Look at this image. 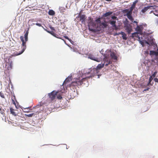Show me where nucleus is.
Segmentation results:
<instances>
[{
	"instance_id": "9d476101",
	"label": "nucleus",
	"mask_w": 158,
	"mask_h": 158,
	"mask_svg": "<svg viewBox=\"0 0 158 158\" xmlns=\"http://www.w3.org/2000/svg\"><path fill=\"white\" fill-rule=\"evenodd\" d=\"M85 15L84 14L80 15L79 16L80 21L82 23L85 22L86 19Z\"/></svg>"
},
{
	"instance_id": "37998d69",
	"label": "nucleus",
	"mask_w": 158,
	"mask_h": 158,
	"mask_svg": "<svg viewBox=\"0 0 158 158\" xmlns=\"http://www.w3.org/2000/svg\"><path fill=\"white\" fill-rule=\"evenodd\" d=\"M12 100H15V96H14L13 97H12L11 98Z\"/></svg>"
},
{
	"instance_id": "de8ad7c7",
	"label": "nucleus",
	"mask_w": 158,
	"mask_h": 158,
	"mask_svg": "<svg viewBox=\"0 0 158 158\" xmlns=\"http://www.w3.org/2000/svg\"><path fill=\"white\" fill-rule=\"evenodd\" d=\"M120 34H121V32L118 33V34H117V35H119Z\"/></svg>"
},
{
	"instance_id": "2f4dec72",
	"label": "nucleus",
	"mask_w": 158,
	"mask_h": 158,
	"mask_svg": "<svg viewBox=\"0 0 158 158\" xmlns=\"http://www.w3.org/2000/svg\"><path fill=\"white\" fill-rule=\"evenodd\" d=\"M129 9H125L123 10V12L124 13H127L129 11Z\"/></svg>"
},
{
	"instance_id": "4468645a",
	"label": "nucleus",
	"mask_w": 158,
	"mask_h": 158,
	"mask_svg": "<svg viewBox=\"0 0 158 158\" xmlns=\"http://www.w3.org/2000/svg\"><path fill=\"white\" fill-rule=\"evenodd\" d=\"M110 56L112 58L114 59V60L117 59V57L115 55V53L113 52H111L110 54Z\"/></svg>"
},
{
	"instance_id": "f704fd0d",
	"label": "nucleus",
	"mask_w": 158,
	"mask_h": 158,
	"mask_svg": "<svg viewBox=\"0 0 158 158\" xmlns=\"http://www.w3.org/2000/svg\"><path fill=\"white\" fill-rule=\"evenodd\" d=\"M35 24L39 26V27H41V26H42V25L41 24H40V23H37Z\"/></svg>"
},
{
	"instance_id": "9b49d317",
	"label": "nucleus",
	"mask_w": 158,
	"mask_h": 158,
	"mask_svg": "<svg viewBox=\"0 0 158 158\" xmlns=\"http://www.w3.org/2000/svg\"><path fill=\"white\" fill-rule=\"evenodd\" d=\"M6 67L8 70L11 69L12 68V63L11 62L10 63H6Z\"/></svg>"
},
{
	"instance_id": "b1692460",
	"label": "nucleus",
	"mask_w": 158,
	"mask_h": 158,
	"mask_svg": "<svg viewBox=\"0 0 158 158\" xmlns=\"http://www.w3.org/2000/svg\"><path fill=\"white\" fill-rule=\"evenodd\" d=\"M154 22L156 25H158V17L155 18Z\"/></svg>"
},
{
	"instance_id": "473e14b6",
	"label": "nucleus",
	"mask_w": 158,
	"mask_h": 158,
	"mask_svg": "<svg viewBox=\"0 0 158 158\" xmlns=\"http://www.w3.org/2000/svg\"><path fill=\"white\" fill-rule=\"evenodd\" d=\"M156 72H154L152 75V76H152V77H155L156 75Z\"/></svg>"
},
{
	"instance_id": "e433bc0d",
	"label": "nucleus",
	"mask_w": 158,
	"mask_h": 158,
	"mask_svg": "<svg viewBox=\"0 0 158 158\" xmlns=\"http://www.w3.org/2000/svg\"><path fill=\"white\" fill-rule=\"evenodd\" d=\"M127 17L129 19H131V18L132 17L131 15H129V16H127Z\"/></svg>"
},
{
	"instance_id": "6ab92c4d",
	"label": "nucleus",
	"mask_w": 158,
	"mask_h": 158,
	"mask_svg": "<svg viewBox=\"0 0 158 158\" xmlns=\"http://www.w3.org/2000/svg\"><path fill=\"white\" fill-rule=\"evenodd\" d=\"M71 80V77H68L67 78L65 81H64L63 84L66 83L67 82H69V81Z\"/></svg>"
},
{
	"instance_id": "c756f323",
	"label": "nucleus",
	"mask_w": 158,
	"mask_h": 158,
	"mask_svg": "<svg viewBox=\"0 0 158 158\" xmlns=\"http://www.w3.org/2000/svg\"><path fill=\"white\" fill-rule=\"evenodd\" d=\"M0 96L2 98H5L4 94L2 92H0Z\"/></svg>"
},
{
	"instance_id": "aec40b11",
	"label": "nucleus",
	"mask_w": 158,
	"mask_h": 158,
	"mask_svg": "<svg viewBox=\"0 0 158 158\" xmlns=\"http://www.w3.org/2000/svg\"><path fill=\"white\" fill-rule=\"evenodd\" d=\"M109 23L110 24H111L113 27L115 26L116 21H111L110 20Z\"/></svg>"
},
{
	"instance_id": "a211bd4d",
	"label": "nucleus",
	"mask_w": 158,
	"mask_h": 158,
	"mask_svg": "<svg viewBox=\"0 0 158 158\" xmlns=\"http://www.w3.org/2000/svg\"><path fill=\"white\" fill-rule=\"evenodd\" d=\"M126 30H127V31L128 32V33H130L132 30V28L131 27L127 26L126 27Z\"/></svg>"
},
{
	"instance_id": "f3484780",
	"label": "nucleus",
	"mask_w": 158,
	"mask_h": 158,
	"mask_svg": "<svg viewBox=\"0 0 158 158\" xmlns=\"http://www.w3.org/2000/svg\"><path fill=\"white\" fill-rule=\"evenodd\" d=\"M10 113L16 116L17 113L15 111V110L12 108L10 109Z\"/></svg>"
},
{
	"instance_id": "c85d7f7f",
	"label": "nucleus",
	"mask_w": 158,
	"mask_h": 158,
	"mask_svg": "<svg viewBox=\"0 0 158 158\" xmlns=\"http://www.w3.org/2000/svg\"><path fill=\"white\" fill-rule=\"evenodd\" d=\"M152 79H153V78L152 77V76H150L149 78V82H148V85L150 84V83H151V81H152Z\"/></svg>"
},
{
	"instance_id": "0eeeda50",
	"label": "nucleus",
	"mask_w": 158,
	"mask_h": 158,
	"mask_svg": "<svg viewBox=\"0 0 158 158\" xmlns=\"http://www.w3.org/2000/svg\"><path fill=\"white\" fill-rule=\"evenodd\" d=\"M143 27L142 25H137L136 27L135 28V30L139 34H141L142 32Z\"/></svg>"
},
{
	"instance_id": "49530a36",
	"label": "nucleus",
	"mask_w": 158,
	"mask_h": 158,
	"mask_svg": "<svg viewBox=\"0 0 158 158\" xmlns=\"http://www.w3.org/2000/svg\"><path fill=\"white\" fill-rule=\"evenodd\" d=\"M148 90V88L147 89H144V91H146V90Z\"/></svg>"
},
{
	"instance_id": "39448f33",
	"label": "nucleus",
	"mask_w": 158,
	"mask_h": 158,
	"mask_svg": "<svg viewBox=\"0 0 158 158\" xmlns=\"http://www.w3.org/2000/svg\"><path fill=\"white\" fill-rule=\"evenodd\" d=\"M58 93V92H56L55 91H53L50 93H49L48 94V95L51 100H54L55 99L56 96L57 94V93Z\"/></svg>"
},
{
	"instance_id": "f03ea898",
	"label": "nucleus",
	"mask_w": 158,
	"mask_h": 158,
	"mask_svg": "<svg viewBox=\"0 0 158 158\" xmlns=\"http://www.w3.org/2000/svg\"><path fill=\"white\" fill-rule=\"evenodd\" d=\"M92 70L89 69L87 71H86L85 73V70H82L81 72L82 73V77H84L90 74V75L89 76H86L85 78H83L81 79H80V78H76L75 80L73 81L70 85L71 89H75L77 87H78L79 86L81 85L83 83V82L84 81H85L86 80L93 77L94 76V74L92 73Z\"/></svg>"
},
{
	"instance_id": "f8f14e48",
	"label": "nucleus",
	"mask_w": 158,
	"mask_h": 158,
	"mask_svg": "<svg viewBox=\"0 0 158 158\" xmlns=\"http://www.w3.org/2000/svg\"><path fill=\"white\" fill-rule=\"evenodd\" d=\"M152 7V6H149L147 7H145L142 10L141 12L143 13H144L146 11H147L148 9H150V8Z\"/></svg>"
},
{
	"instance_id": "79ce46f5",
	"label": "nucleus",
	"mask_w": 158,
	"mask_h": 158,
	"mask_svg": "<svg viewBox=\"0 0 158 158\" xmlns=\"http://www.w3.org/2000/svg\"><path fill=\"white\" fill-rule=\"evenodd\" d=\"M133 23H136V25H137H137H138V22H136V21H133Z\"/></svg>"
},
{
	"instance_id": "393cba45",
	"label": "nucleus",
	"mask_w": 158,
	"mask_h": 158,
	"mask_svg": "<svg viewBox=\"0 0 158 158\" xmlns=\"http://www.w3.org/2000/svg\"><path fill=\"white\" fill-rule=\"evenodd\" d=\"M132 13V11L129 10V11L126 14V15L127 16H129V15H131Z\"/></svg>"
},
{
	"instance_id": "a878e982",
	"label": "nucleus",
	"mask_w": 158,
	"mask_h": 158,
	"mask_svg": "<svg viewBox=\"0 0 158 158\" xmlns=\"http://www.w3.org/2000/svg\"><path fill=\"white\" fill-rule=\"evenodd\" d=\"M57 97L58 99H61L62 98L61 94H58V93H57Z\"/></svg>"
},
{
	"instance_id": "a18cd8bd",
	"label": "nucleus",
	"mask_w": 158,
	"mask_h": 158,
	"mask_svg": "<svg viewBox=\"0 0 158 158\" xmlns=\"http://www.w3.org/2000/svg\"><path fill=\"white\" fill-rule=\"evenodd\" d=\"M154 14L156 16H158V13H157V14H155V13H154Z\"/></svg>"
},
{
	"instance_id": "ea45409f",
	"label": "nucleus",
	"mask_w": 158,
	"mask_h": 158,
	"mask_svg": "<svg viewBox=\"0 0 158 158\" xmlns=\"http://www.w3.org/2000/svg\"><path fill=\"white\" fill-rule=\"evenodd\" d=\"M50 27L51 29H52V30H55V29L54 28V27H53L51 26Z\"/></svg>"
},
{
	"instance_id": "20e7f679",
	"label": "nucleus",
	"mask_w": 158,
	"mask_h": 158,
	"mask_svg": "<svg viewBox=\"0 0 158 158\" xmlns=\"http://www.w3.org/2000/svg\"><path fill=\"white\" fill-rule=\"evenodd\" d=\"M98 54L97 53L92 52L88 55V58L98 62L100 61V59L98 57Z\"/></svg>"
},
{
	"instance_id": "2eb2a0df",
	"label": "nucleus",
	"mask_w": 158,
	"mask_h": 158,
	"mask_svg": "<svg viewBox=\"0 0 158 158\" xmlns=\"http://www.w3.org/2000/svg\"><path fill=\"white\" fill-rule=\"evenodd\" d=\"M121 34L122 35V38L123 39L126 40L127 39V35L123 32H121Z\"/></svg>"
},
{
	"instance_id": "cd10ccee",
	"label": "nucleus",
	"mask_w": 158,
	"mask_h": 158,
	"mask_svg": "<svg viewBox=\"0 0 158 158\" xmlns=\"http://www.w3.org/2000/svg\"><path fill=\"white\" fill-rule=\"evenodd\" d=\"M34 114V113L27 114H25V115L28 117H31L32 116H33Z\"/></svg>"
},
{
	"instance_id": "09e8293b",
	"label": "nucleus",
	"mask_w": 158,
	"mask_h": 158,
	"mask_svg": "<svg viewBox=\"0 0 158 158\" xmlns=\"http://www.w3.org/2000/svg\"><path fill=\"white\" fill-rule=\"evenodd\" d=\"M117 34H118V33H116L115 34V35H117Z\"/></svg>"
},
{
	"instance_id": "58836bf2",
	"label": "nucleus",
	"mask_w": 158,
	"mask_h": 158,
	"mask_svg": "<svg viewBox=\"0 0 158 158\" xmlns=\"http://www.w3.org/2000/svg\"><path fill=\"white\" fill-rule=\"evenodd\" d=\"M64 38L66 39H67L69 40V38L67 36H64Z\"/></svg>"
},
{
	"instance_id": "f257e3e1",
	"label": "nucleus",
	"mask_w": 158,
	"mask_h": 158,
	"mask_svg": "<svg viewBox=\"0 0 158 158\" xmlns=\"http://www.w3.org/2000/svg\"><path fill=\"white\" fill-rule=\"evenodd\" d=\"M101 18L97 19L95 21L91 17L88 18V26L90 31H99L102 28H106L107 24L105 23H101Z\"/></svg>"
},
{
	"instance_id": "7c9ffc66",
	"label": "nucleus",
	"mask_w": 158,
	"mask_h": 158,
	"mask_svg": "<svg viewBox=\"0 0 158 158\" xmlns=\"http://www.w3.org/2000/svg\"><path fill=\"white\" fill-rule=\"evenodd\" d=\"M4 110H2L1 108L0 107V112L2 114H4Z\"/></svg>"
},
{
	"instance_id": "7ed1b4c3",
	"label": "nucleus",
	"mask_w": 158,
	"mask_h": 158,
	"mask_svg": "<svg viewBox=\"0 0 158 158\" xmlns=\"http://www.w3.org/2000/svg\"><path fill=\"white\" fill-rule=\"evenodd\" d=\"M28 31H26V33L24 35V38L25 39V41L24 40L23 37L22 36H21L20 37V39L21 41L22 42V49L21 51L19 52H16V53H14V55L15 56H18L22 54L25 51L26 48V43L27 41L28 40Z\"/></svg>"
},
{
	"instance_id": "5701e85b",
	"label": "nucleus",
	"mask_w": 158,
	"mask_h": 158,
	"mask_svg": "<svg viewBox=\"0 0 158 158\" xmlns=\"http://www.w3.org/2000/svg\"><path fill=\"white\" fill-rule=\"evenodd\" d=\"M55 14V12L52 10H50L48 11V14L49 15H53Z\"/></svg>"
},
{
	"instance_id": "6e6552de",
	"label": "nucleus",
	"mask_w": 158,
	"mask_h": 158,
	"mask_svg": "<svg viewBox=\"0 0 158 158\" xmlns=\"http://www.w3.org/2000/svg\"><path fill=\"white\" fill-rule=\"evenodd\" d=\"M144 41L145 42V43L147 44H148L149 45L150 44H151V45H152L153 43V40L152 39L150 41H141L140 40H139V42L140 44L143 46H144Z\"/></svg>"
},
{
	"instance_id": "412c9836",
	"label": "nucleus",
	"mask_w": 158,
	"mask_h": 158,
	"mask_svg": "<svg viewBox=\"0 0 158 158\" xmlns=\"http://www.w3.org/2000/svg\"><path fill=\"white\" fill-rule=\"evenodd\" d=\"M44 30L45 31H47L48 33L51 34V35H53L54 36H55V35L56 34L54 32H53V31H48L46 29H45L44 28Z\"/></svg>"
},
{
	"instance_id": "c03bdc74",
	"label": "nucleus",
	"mask_w": 158,
	"mask_h": 158,
	"mask_svg": "<svg viewBox=\"0 0 158 158\" xmlns=\"http://www.w3.org/2000/svg\"><path fill=\"white\" fill-rule=\"evenodd\" d=\"M131 22H133V20H134V19L133 18V17H132L131 18V19H130Z\"/></svg>"
},
{
	"instance_id": "a19ab883",
	"label": "nucleus",
	"mask_w": 158,
	"mask_h": 158,
	"mask_svg": "<svg viewBox=\"0 0 158 158\" xmlns=\"http://www.w3.org/2000/svg\"><path fill=\"white\" fill-rule=\"evenodd\" d=\"M113 27H114V28H115V30H117L118 29V28L116 26V25H115V26H113Z\"/></svg>"
},
{
	"instance_id": "dca6fc26",
	"label": "nucleus",
	"mask_w": 158,
	"mask_h": 158,
	"mask_svg": "<svg viewBox=\"0 0 158 158\" xmlns=\"http://www.w3.org/2000/svg\"><path fill=\"white\" fill-rule=\"evenodd\" d=\"M113 13L112 12H109L106 13L103 15L104 17H107L108 16H110Z\"/></svg>"
},
{
	"instance_id": "1a4fd4ad",
	"label": "nucleus",
	"mask_w": 158,
	"mask_h": 158,
	"mask_svg": "<svg viewBox=\"0 0 158 158\" xmlns=\"http://www.w3.org/2000/svg\"><path fill=\"white\" fill-rule=\"evenodd\" d=\"M104 64H99L97 66L96 68L94 69V71L95 70L96 71V73H97V70L98 69H101L104 66Z\"/></svg>"
},
{
	"instance_id": "4be33fe9",
	"label": "nucleus",
	"mask_w": 158,
	"mask_h": 158,
	"mask_svg": "<svg viewBox=\"0 0 158 158\" xmlns=\"http://www.w3.org/2000/svg\"><path fill=\"white\" fill-rule=\"evenodd\" d=\"M138 32H135L132 34V37L133 38L134 37H138Z\"/></svg>"
},
{
	"instance_id": "c9c22d12",
	"label": "nucleus",
	"mask_w": 158,
	"mask_h": 158,
	"mask_svg": "<svg viewBox=\"0 0 158 158\" xmlns=\"http://www.w3.org/2000/svg\"><path fill=\"white\" fill-rule=\"evenodd\" d=\"M111 18L113 19H115L117 18L116 17L114 16H112Z\"/></svg>"
},
{
	"instance_id": "423d86ee",
	"label": "nucleus",
	"mask_w": 158,
	"mask_h": 158,
	"mask_svg": "<svg viewBox=\"0 0 158 158\" xmlns=\"http://www.w3.org/2000/svg\"><path fill=\"white\" fill-rule=\"evenodd\" d=\"M103 61H104V63H103V64H104V65L106 66H107L109 64H110L111 62L105 55L104 56Z\"/></svg>"
},
{
	"instance_id": "bb28decb",
	"label": "nucleus",
	"mask_w": 158,
	"mask_h": 158,
	"mask_svg": "<svg viewBox=\"0 0 158 158\" xmlns=\"http://www.w3.org/2000/svg\"><path fill=\"white\" fill-rule=\"evenodd\" d=\"M29 108H26L24 109L23 111L25 112H29Z\"/></svg>"
},
{
	"instance_id": "4c0bfd02",
	"label": "nucleus",
	"mask_w": 158,
	"mask_h": 158,
	"mask_svg": "<svg viewBox=\"0 0 158 158\" xmlns=\"http://www.w3.org/2000/svg\"><path fill=\"white\" fill-rule=\"evenodd\" d=\"M12 103L13 104H14V105H15L16 104H15V100L13 99L12 100Z\"/></svg>"
},
{
	"instance_id": "72a5a7b5",
	"label": "nucleus",
	"mask_w": 158,
	"mask_h": 158,
	"mask_svg": "<svg viewBox=\"0 0 158 158\" xmlns=\"http://www.w3.org/2000/svg\"><path fill=\"white\" fill-rule=\"evenodd\" d=\"M154 80L155 82L158 83V78H155L154 79Z\"/></svg>"
},
{
	"instance_id": "ddd939ff",
	"label": "nucleus",
	"mask_w": 158,
	"mask_h": 158,
	"mask_svg": "<svg viewBox=\"0 0 158 158\" xmlns=\"http://www.w3.org/2000/svg\"><path fill=\"white\" fill-rule=\"evenodd\" d=\"M137 1H135V2H134L131 5V7L130 8V10L132 11L133 9L135 8V4L137 2Z\"/></svg>"
}]
</instances>
